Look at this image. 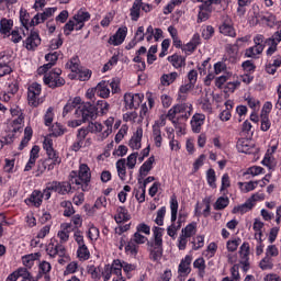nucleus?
I'll use <instances>...</instances> for the list:
<instances>
[{
  "instance_id": "nucleus-4",
  "label": "nucleus",
  "mask_w": 281,
  "mask_h": 281,
  "mask_svg": "<svg viewBox=\"0 0 281 281\" xmlns=\"http://www.w3.org/2000/svg\"><path fill=\"white\" fill-rule=\"evenodd\" d=\"M254 43L255 45L247 48L245 50V57L246 58H260V55L262 54V52H265V36L263 35H256L254 37Z\"/></svg>"
},
{
  "instance_id": "nucleus-18",
  "label": "nucleus",
  "mask_w": 281,
  "mask_h": 281,
  "mask_svg": "<svg viewBox=\"0 0 281 281\" xmlns=\"http://www.w3.org/2000/svg\"><path fill=\"white\" fill-rule=\"evenodd\" d=\"M95 93L99 98L106 100L111 95V89H109V81L102 80L95 86Z\"/></svg>"
},
{
  "instance_id": "nucleus-24",
  "label": "nucleus",
  "mask_w": 281,
  "mask_h": 281,
  "mask_svg": "<svg viewBox=\"0 0 281 281\" xmlns=\"http://www.w3.org/2000/svg\"><path fill=\"white\" fill-rule=\"evenodd\" d=\"M190 265H192V256L187 255L180 262L178 267L179 273H183L184 276H189L190 271Z\"/></svg>"
},
{
  "instance_id": "nucleus-22",
  "label": "nucleus",
  "mask_w": 281,
  "mask_h": 281,
  "mask_svg": "<svg viewBox=\"0 0 281 281\" xmlns=\"http://www.w3.org/2000/svg\"><path fill=\"white\" fill-rule=\"evenodd\" d=\"M142 137H144V130L138 127L130 140V147L133 148V150H139V148H142Z\"/></svg>"
},
{
  "instance_id": "nucleus-45",
  "label": "nucleus",
  "mask_w": 281,
  "mask_h": 281,
  "mask_svg": "<svg viewBox=\"0 0 281 281\" xmlns=\"http://www.w3.org/2000/svg\"><path fill=\"white\" fill-rule=\"evenodd\" d=\"M259 267L262 271H269L273 269V259L266 256L265 259L259 262Z\"/></svg>"
},
{
  "instance_id": "nucleus-28",
  "label": "nucleus",
  "mask_w": 281,
  "mask_h": 281,
  "mask_svg": "<svg viewBox=\"0 0 281 281\" xmlns=\"http://www.w3.org/2000/svg\"><path fill=\"white\" fill-rule=\"evenodd\" d=\"M254 205L255 203H251V200H247L244 204L234 206L233 214H247L254 209Z\"/></svg>"
},
{
  "instance_id": "nucleus-37",
  "label": "nucleus",
  "mask_w": 281,
  "mask_h": 281,
  "mask_svg": "<svg viewBox=\"0 0 281 281\" xmlns=\"http://www.w3.org/2000/svg\"><path fill=\"white\" fill-rule=\"evenodd\" d=\"M14 26V21L2 19L0 21V34H10V30Z\"/></svg>"
},
{
  "instance_id": "nucleus-33",
  "label": "nucleus",
  "mask_w": 281,
  "mask_h": 281,
  "mask_svg": "<svg viewBox=\"0 0 281 281\" xmlns=\"http://www.w3.org/2000/svg\"><path fill=\"white\" fill-rule=\"evenodd\" d=\"M82 99L80 97H76L72 101H68L67 104L64 106L63 116L67 115V113H71L74 109L78 108Z\"/></svg>"
},
{
  "instance_id": "nucleus-5",
  "label": "nucleus",
  "mask_w": 281,
  "mask_h": 281,
  "mask_svg": "<svg viewBox=\"0 0 281 281\" xmlns=\"http://www.w3.org/2000/svg\"><path fill=\"white\" fill-rule=\"evenodd\" d=\"M41 85L40 83H32L31 86H29L27 89V102L30 104V106H33L34 109H36V106H40L41 104H43V99L41 98Z\"/></svg>"
},
{
  "instance_id": "nucleus-14",
  "label": "nucleus",
  "mask_w": 281,
  "mask_h": 281,
  "mask_svg": "<svg viewBox=\"0 0 281 281\" xmlns=\"http://www.w3.org/2000/svg\"><path fill=\"white\" fill-rule=\"evenodd\" d=\"M38 45H41V36L38 35V32L31 31L30 35L24 41V47H26L29 52H34Z\"/></svg>"
},
{
  "instance_id": "nucleus-12",
  "label": "nucleus",
  "mask_w": 281,
  "mask_h": 281,
  "mask_svg": "<svg viewBox=\"0 0 281 281\" xmlns=\"http://www.w3.org/2000/svg\"><path fill=\"white\" fill-rule=\"evenodd\" d=\"M144 101V94L142 93H125L124 94V102H125V109L133 110V109H139V104Z\"/></svg>"
},
{
  "instance_id": "nucleus-44",
  "label": "nucleus",
  "mask_w": 281,
  "mask_h": 281,
  "mask_svg": "<svg viewBox=\"0 0 281 281\" xmlns=\"http://www.w3.org/2000/svg\"><path fill=\"white\" fill-rule=\"evenodd\" d=\"M212 12V9H205L199 7V13H198V23H203V21H207L210 19V13Z\"/></svg>"
},
{
  "instance_id": "nucleus-41",
  "label": "nucleus",
  "mask_w": 281,
  "mask_h": 281,
  "mask_svg": "<svg viewBox=\"0 0 281 281\" xmlns=\"http://www.w3.org/2000/svg\"><path fill=\"white\" fill-rule=\"evenodd\" d=\"M66 67H69L72 74H77L82 69V67H80V59H78V57H72L69 63L66 64Z\"/></svg>"
},
{
  "instance_id": "nucleus-55",
  "label": "nucleus",
  "mask_w": 281,
  "mask_h": 281,
  "mask_svg": "<svg viewBox=\"0 0 281 281\" xmlns=\"http://www.w3.org/2000/svg\"><path fill=\"white\" fill-rule=\"evenodd\" d=\"M78 76V80H80L81 82H87V80H89L91 78V70L89 69H80L77 72Z\"/></svg>"
},
{
  "instance_id": "nucleus-34",
  "label": "nucleus",
  "mask_w": 281,
  "mask_h": 281,
  "mask_svg": "<svg viewBox=\"0 0 281 281\" xmlns=\"http://www.w3.org/2000/svg\"><path fill=\"white\" fill-rule=\"evenodd\" d=\"M169 63L175 67V69H180V67H184L186 57L181 55H172L168 57Z\"/></svg>"
},
{
  "instance_id": "nucleus-19",
  "label": "nucleus",
  "mask_w": 281,
  "mask_h": 281,
  "mask_svg": "<svg viewBox=\"0 0 281 281\" xmlns=\"http://www.w3.org/2000/svg\"><path fill=\"white\" fill-rule=\"evenodd\" d=\"M38 153H41V147L34 145L30 151V159L24 168V172H30L34 166H36V159H38Z\"/></svg>"
},
{
  "instance_id": "nucleus-11",
  "label": "nucleus",
  "mask_w": 281,
  "mask_h": 281,
  "mask_svg": "<svg viewBox=\"0 0 281 281\" xmlns=\"http://www.w3.org/2000/svg\"><path fill=\"white\" fill-rule=\"evenodd\" d=\"M220 33L224 36H231V38H236V29H234V22L228 15L222 16V24L220 25Z\"/></svg>"
},
{
  "instance_id": "nucleus-1",
  "label": "nucleus",
  "mask_w": 281,
  "mask_h": 281,
  "mask_svg": "<svg viewBox=\"0 0 281 281\" xmlns=\"http://www.w3.org/2000/svg\"><path fill=\"white\" fill-rule=\"evenodd\" d=\"M69 181L72 186H76L77 190L87 192L91 182V169L87 164H81L78 171L70 172Z\"/></svg>"
},
{
  "instance_id": "nucleus-46",
  "label": "nucleus",
  "mask_w": 281,
  "mask_h": 281,
  "mask_svg": "<svg viewBox=\"0 0 281 281\" xmlns=\"http://www.w3.org/2000/svg\"><path fill=\"white\" fill-rule=\"evenodd\" d=\"M227 205H229V198L220 196L214 204V210H225Z\"/></svg>"
},
{
  "instance_id": "nucleus-10",
  "label": "nucleus",
  "mask_w": 281,
  "mask_h": 281,
  "mask_svg": "<svg viewBox=\"0 0 281 281\" xmlns=\"http://www.w3.org/2000/svg\"><path fill=\"white\" fill-rule=\"evenodd\" d=\"M43 148L46 151V155L49 161H52L55 166H60V162L63 161L60 159V156H58V153L54 150V140L50 137H45L43 142Z\"/></svg>"
},
{
  "instance_id": "nucleus-51",
  "label": "nucleus",
  "mask_w": 281,
  "mask_h": 281,
  "mask_svg": "<svg viewBox=\"0 0 281 281\" xmlns=\"http://www.w3.org/2000/svg\"><path fill=\"white\" fill-rule=\"evenodd\" d=\"M67 130L63 127V125L60 123H55L53 126H52V135L54 137H60V135H65V132Z\"/></svg>"
},
{
  "instance_id": "nucleus-62",
  "label": "nucleus",
  "mask_w": 281,
  "mask_h": 281,
  "mask_svg": "<svg viewBox=\"0 0 281 281\" xmlns=\"http://www.w3.org/2000/svg\"><path fill=\"white\" fill-rule=\"evenodd\" d=\"M164 216H166V206H162L160 210L157 211V216L155 220L156 225H164Z\"/></svg>"
},
{
  "instance_id": "nucleus-9",
  "label": "nucleus",
  "mask_w": 281,
  "mask_h": 281,
  "mask_svg": "<svg viewBox=\"0 0 281 281\" xmlns=\"http://www.w3.org/2000/svg\"><path fill=\"white\" fill-rule=\"evenodd\" d=\"M116 276L122 281H126L124 277H122V266L120 265V259H115L112 265H106L104 270L102 271V277L104 281L111 280V276Z\"/></svg>"
},
{
  "instance_id": "nucleus-27",
  "label": "nucleus",
  "mask_w": 281,
  "mask_h": 281,
  "mask_svg": "<svg viewBox=\"0 0 281 281\" xmlns=\"http://www.w3.org/2000/svg\"><path fill=\"white\" fill-rule=\"evenodd\" d=\"M225 106L226 109L220 113V120L222 122H229V120H232V109H234V101H226Z\"/></svg>"
},
{
  "instance_id": "nucleus-35",
  "label": "nucleus",
  "mask_w": 281,
  "mask_h": 281,
  "mask_svg": "<svg viewBox=\"0 0 281 281\" xmlns=\"http://www.w3.org/2000/svg\"><path fill=\"white\" fill-rule=\"evenodd\" d=\"M170 210H171V223H177V214L179 212V201H177L176 195H172L170 199Z\"/></svg>"
},
{
  "instance_id": "nucleus-20",
  "label": "nucleus",
  "mask_w": 281,
  "mask_h": 281,
  "mask_svg": "<svg viewBox=\"0 0 281 281\" xmlns=\"http://www.w3.org/2000/svg\"><path fill=\"white\" fill-rule=\"evenodd\" d=\"M238 153H245L246 155H251L254 153V144L247 138H240L237 140Z\"/></svg>"
},
{
  "instance_id": "nucleus-61",
  "label": "nucleus",
  "mask_w": 281,
  "mask_h": 281,
  "mask_svg": "<svg viewBox=\"0 0 281 281\" xmlns=\"http://www.w3.org/2000/svg\"><path fill=\"white\" fill-rule=\"evenodd\" d=\"M63 47V37L59 34L58 37L53 38L49 44V49L55 50Z\"/></svg>"
},
{
  "instance_id": "nucleus-30",
  "label": "nucleus",
  "mask_w": 281,
  "mask_h": 281,
  "mask_svg": "<svg viewBox=\"0 0 281 281\" xmlns=\"http://www.w3.org/2000/svg\"><path fill=\"white\" fill-rule=\"evenodd\" d=\"M179 78L178 72H170V74H165L160 77V82L162 87H170L175 80Z\"/></svg>"
},
{
  "instance_id": "nucleus-21",
  "label": "nucleus",
  "mask_w": 281,
  "mask_h": 281,
  "mask_svg": "<svg viewBox=\"0 0 281 281\" xmlns=\"http://www.w3.org/2000/svg\"><path fill=\"white\" fill-rule=\"evenodd\" d=\"M203 124H205V115L195 113L191 119V127L193 133H201Z\"/></svg>"
},
{
  "instance_id": "nucleus-64",
  "label": "nucleus",
  "mask_w": 281,
  "mask_h": 281,
  "mask_svg": "<svg viewBox=\"0 0 281 281\" xmlns=\"http://www.w3.org/2000/svg\"><path fill=\"white\" fill-rule=\"evenodd\" d=\"M180 229V226L177 225L176 223H172L168 228H167V234L170 236V238H177V232Z\"/></svg>"
},
{
  "instance_id": "nucleus-50",
  "label": "nucleus",
  "mask_w": 281,
  "mask_h": 281,
  "mask_svg": "<svg viewBox=\"0 0 281 281\" xmlns=\"http://www.w3.org/2000/svg\"><path fill=\"white\" fill-rule=\"evenodd\" d=\"M21 32L23 34H25V31H23V29H19V27H15L11 32V41H12V43H21V41H23V36H21Z\"/></svg>"
},
{
  "instance_id": "nucleus-54",
  "label": "nucleus",
  "mask_w": 281,
  "mask_h": 281,
  "mask_svg": "<svg viewBox=\"0 0 281 281\" xmlns=\"http://www.w3.org/2000/svg\"><path fill=\"white\" fill-rule=\"evenodd\" d=\"M55 256H59V258H65L67 256V249L63 244L58 243V240L55 239Z\"/></svg>"
},
{
  "instance_id": "nucleus-48",
  "label": "nucleus",
  "mask_w": 281,
  "mask_h": 281,
  "mask_svg": "<svg viewBox=\"0 0 281 281\" xmlns=\"http://www.w3.org/2000/svg\"><path fill=\"white\" fill-rule=\"evenodd\" d=\"M109 109H111L109 102L104 100H99L97 102V110L101 113V115H106V113H109Z\"/></svg>"
},
{
  "instance_id": "nucleus-36",
  "label": "nucleus",
  "mask_w": 281,
  "mask_h": 281,
  "mask_svg": "<svg viewBox=\"0 0 281 281\" xmlns=\"http://www.w3.org/2000/svg\"><path fill=\"white\" fill-rule=\"evenodd\" d=\"M154 232V245L155 247H162L164 239H161V236H164V228L155 226L153 228Z\"/></svg>"
},
{
  "instance_id": "nucleus-13",
  "label": "nucleus",
  "mask_w": 281,
  "mask_h": 281,
  "mask_svg": "<svg viewBox=\"0 0 281 281\" xmlns=\"http://www.w3.org/2000/svg\"><path fill=\"white\" fill-rule=\"evenodd\" d=\"M126 34H128V27H120L116 33L109 38L108 43L117 47V45H122V43H124Z\"/></svg>"
},
{
  "instance_id": "nucleus-17",
  "label": "nucleus",
  "mask_w": 281,
  "mask_h": 281,
  "mask_svg": "<svg viewBox=\"0 0 281 281\" xmlns=\"http://www.w3.org/2000/svg\"><path fill=\"white\" fill-rule=\"evenodd\" d=\"M26 205H33L34 207H41L43 205V192L34 190L30 198L24 200Z\"/></svg>"
},
{
  "instance_id": "nucleus-15",
  "label": "nucleus",
  "mask_w": 281,
  "mask_h": 281,
  "mask_svg": "<svg viewBox=\"0 0 281 281\" xmlns=\"http://www.w3.org/2000/svg\"><path fill=\"white\" fill-rule=\"evenodd\" d=\"M240 265L244 271H249V243H244L239 248Z\"/></svg>"
},
{
  "instance_id": "nucleus-6",
  "label": "nucleus",
  "mask_w": 281,
  "mask_h": 281,
  "mask_svg": "<svg viewBox=\"0 0 281 281\" xmlns=\"http://www.w3.org/2000/svg\"><path fill=\"white\" fill-rule=\"evenodd\" d=\"M60 74H63V70H60V68H55L48 75L44 76V83L50 89L63 87L65 85V80L60 77Z\"/></svg>"
},
{
  "instance_id": "nucleus-16",
  "label": "nucleus",
  "mask_w": 281,
  "mask_h": 281,
  "mask_svg": "<svg viewBox=\"0 0 281 281\" xmlns=\"http://www.w3.org/2000/svg\"><path fill=\"white\" fill-rule=\"evenodd\" d=\"M153 164H155V156L149 157L139 168V176L137 178L138 183H142L144 177H148V172L153 170Z\"/></svg>"
},
{
  "instance_id": "nucleus-56",
  "label": "nucleus",
  "mask_w": 281,
  "mask_h": 281,
  "mask_svg": "<svg viewBox=\"0 0 281 281\" xmlns=\"http://www.w3.org/2000/svg\"><path fill=\"white\" fill-rule=\"evenodd\" d=\"M52 122H54V108H48L44 115V124L45 126H52Z\"/></svg>"
},
{
  "instance_id": "nucleus-57",
  "label": "nucleus",
  "mask_w": 281,
  "mask_h": 281,
  "mask_svg": "<svg viewBox=\"0 0 281 281\" xmlns=\"http://www.w3.org/2000/svg\"><path fill=\"white\" fill-rule=\"evenodd\" d=\"M20 21L24 29L30 30V13H26L25 11H20Z\"/></svg>"
},
{
  "instance_id": "nucleus-25",
  "label": "nucleus",
  "mask_w": 281,
  "mask_h": 281,
  "mask_svg": "<svg viewBox=\"0 0 281 281\" xmlns=\"http://www.w3.org/2000/svg\"><path fill=\"white\" fill-rule=\"evenodd\" d=\"M143 1L144 0H135L133 2L132 8L130 9V16H131L132 21H139Z\"/></svg>"
},
{
  "instance_id": "nucleus-8",
  "label": "nucleus",
  "mask_w": 281,
  "mask_h": 281,
  "mask_svg": "<svg viewBox=\"0 0 281 281\" xmlns=\"http://www.w3.org/2000/svg\"><path fill=\"white\" fill-rule=\"evenodd\" d=\"M75 115L77 117H82L83 122H89V120L95 117V105L91 102L81 103L77 108Z\"/></svg>"
},
{
  "instance_id": "nucleus-40",
  "label": "nucleus",
  "mask_w": 281,
  "mask_h": 281,
  "mask_svg": "<svg viewBox=\"0 0 281 281\" xmlns=\"http://www.w3.org/2000/svg\"><path fill=\"white\" fill-rule=\"evenodd\" d=\"M161 256H164V248H161V246H155L154 249L150 250L149 258L154 260V262H159Z\"/></svg>"
},
{
  "instance_id": "nucleus-59",
  "label": "nucleus",
  "mask_w": 281,
  "mask_h": 281,
  "mask_svg": "<svg viewBox=\"0 0 281 281\" xmlns=\"http://www.w3.org/2000/svg\"><path fill=\"white\" fill-rule=\"evenodd\" d=\"M103 130L104 126L102 125V123L91 122L88 125V131H90V133H102Z\"/></svg>"
},
{
  "instance_id": "nucleus-26",
  "label": "nucleus",
  "mask_w": 281,
  "mask_h": 281,
  "mask_svg": "<svg viewBox=\"0 0 281 281\" xmlns=\"http://www.w3.org/2000/svg\"><path fill=\"white\" fill-rule=\"evenodd\" d=\"M114 220L116 223H126V221H131V214H128V210H126V207L120 206L116 210Z\"/></svg>"
},
{
  "instance_id": "nucleus-2",
  "label": "nucleus",
  "mask_w": 281,
  "mask_h": 281,
  "mask_svg": "<svg viewBox=\"0 0 281 281\" xmlns=\"http://www.w3.org/2000/svg\"><path fill=\"white\" fill-rule=\"evenodd\" d=\"M91 19V14L86 11H78L77 14L69 20L64 26V34L69 36L74 32V30H82L85 27V23Z\"/></svg>"
},
{
  "instance_id": "nucleus-38",
  "label": "nucleus",
  "mask_w": 281,
  "mask_h": 281,
  "mask_svg": "<svg viewBox=\"0 0 281 281\" xmlns=\"http://www.w3.org/2000/svg\"><path fill=\"white\" fill-rule=\"evenodd\" d=\"M33 131L32 127L26 126L24 130V137L20 143L19 150H23L27 144H30V139H32Z\"/></svg>"
},
{
  "instance_id": "nucleus-58",
  "label": "nucleus",
  "mask_w": 281,
  "mask_h": 281,
  "mask_svg": "<svg viewBox=\"0 0 281 281\" xmlns=\"http://www.w3.org/2000/svg\"><path fill=\"white\" fill-rule=\"evenodd\" d=\"M137 153H133L127 157V162L125 161V166H127L130 170H133V168L137 166Z\"/></svg>"
},
{
  "instance_id": "nucleus-42",
  "label": "nucleus",
  "mask_w": 281,
  "mask_h": 281,
  "mask_svg": "<svg viewBox=\"0 0 281 281\" xmlns=\"http://www.w3.org/2000/svg\"><path fill=\"white\" fill-rule=\"evenodd\" d=\"M194 269H199V276L200 278H203L205 276V259L203 258H198L193 262Z\"/></svg>"
},
{
  "instance_id": "nucleus-23",
  "label": "nucleus",
  "mask_w": 281,
  "mask_h": 281,
  "mask_svg": "<svg viewBox=\"0 0 281 281\" xmlns=\"http://www.w3.org/2000/svg\"><path fill=\"white\" fill-rule=\"evenodd\" d=\"M54 168H56V165L52 164V160L45 158V159H41L37 162V173L36 177H41V175H43V172H45V170H54Z\"/></svg>"
},
{
  "instance_id": "nucleus-43",
  "label": "nucleus",
  "mask_w": 281,
  "mask_h": 281,
  "mask_svg": "<svg viewBox=\"0 0 281 281\" xmlns=\"http://www.w3.org/2000/svg\"><path fill=\"white\" fill-rule=\"evenodd\" d=\"M196 2L202 3L199 8L212 10V5H221L222 0H196Z\"/></svg>"
},
{
  "instance_id": "nucleus-31",
  "label": "nucleus",
  "mask_w": 281,
  "mask_h": 281,
  "mask_svg": "<svg viewBox=\"0 0 281 281\" xmlns=\"http://www.w3.org/2000/svg\"><path fill=\"white\" fill-rule=\"evenodd\" d=\"M71 186H74V184L71 183L70 180H69V182H67V181L58 182L57 181V194H61L63 196H65V194H69L71 192Z\"/></svg>"
},
{
  "instance_id": "nucleus-3",
  "label": "nucleus",
  "mask_w": 281,
  "mask_h": 281,
  "mask_svg": "<svg viewBox=\"0 0 281 281\" xmlns=\"http://www.w3.org/2000/svg\"><path fill=\"white\" fill-rule=\"evenodd\" d=\"M178 115V117H177ZM192 115V103H180L173 105L167 113V119L172 120H184L187 122Z\"/></svg>"
},
{
  "instance_id": "nucleus-49",
  "label": "nucleus",
  "mask_w": 281,
  "mask_h": 281,
  "mask_svg": "<svg viewBox=\"0 0 281 281\" xmlns=\"http://www.w3.org/2000/svg\"><path fill=\"white\" fill-rule=\"evenodd\" d=\"M262 166H266V168H269V170H276V159L271 157V155L267 154L261 161Z\"/></svg>"
},
{
  "instance_id": "nucleus-39",
  "label": "nucleus",
  "mask_w": 281,
  "mask_h": 281,
  "mask_svg": "<svg viewBox=\"0 0 281 281\" xmlns=\"http://www.w3.org/2000/svg\"><path fill=\"white\" fill-rule=\"evenodd\" d=\"M77 258H79V260H82V261L89 260V258H91V252L89 251V248L87 247V245L78 247Z\"/></svg>"
},
{
  "instance_id": "nucleus-29",
  "label": "nucleus",
  "mask_w": 281,
  "mask_h": 281,
  "mask_svg": "<svg viewBox=\"0 0 281 281\" xmlns=\"http://www.w3.org/2000/svg\"><path fill=\"white\" fill-rule=\"evenodd\" d=\"M119 179L126 181V159L122 158L116 161Z\"/></svg>"
},
{
  "instance_id": "nucleus-63",
  "label": "nucleus",
  "mask_w": 281,
  "mask_h": 281,
  "mask_svg": "<svg viewBox=\"0 0 281 281\" xmlns=\"http://www.w3.org/2000/svg\"><path fill=\"white\" fill-rule=\"evenodd\" d=\"M238 245H240V238L228 240L226 244V248L228 251H236L238 249Z\"/></svg>"
},
{
  "instance_id": "nucleus-60",
  "label": "nucleus",
  "mask_w": 281,
  "mask_h": 281,
  "mask_svg": "<svg viewBox=\"0 0 281 281\" xmlns=\"http://www.w3.org/2000/svg\"><path fill=\"white\" fill-rule=\"evenodd\" d=\"M241 68L246 74H254V71H256V64L251 60H246L241 64Z\"/></svg>"
},
{
  "instance_id": "nucleus-7",
  "label": "nucleus",
  "mask_w": 281,
  "mask_h": 281,
  "mask_svg": "<svg viewBox=\"0 0 281 281\" xmlns=\"http://www.w3.org/2000/svg\"><path fill=\"white\" fill-rule=\"evenodd\" d=\"M145 243H148V237L136 231L125 246V251H128L132 256H137V251L139 249L138 245H145Z\"/></svg>"
},
{
  "instance_id": "nucleus-47",
  "label": "nucleus",
  "mask_w": 281,
  "mask_h": 281,
  "mask_svg": "<svg viewBox=\"0 0 281 281\" xmlns=\"http://www.w3.org/2000/svg\"><path fill=\"white\" fill-rule=\"evenodd\" d=\"M61 207H64V216H74L76 211L74 210V204L69 201H64L60 203Z\"/></svg>"
},
{
  "instance_id": "nucleus-32",
  "label": "nucleus",
  "mask_w": 281,
  "mask_h": 281,
  "mask_svg": "<svg viewBox=\"0 0 281 281\" xmlns=\"http://www.w3.org/2000/svg\"><path fill=\"white\" fill-rule=\"evenodd\" d=\"M180 235L187 238H192V236H196V222L188 224L184 228H182Z\"/></svg>"
},
{
  "instance_id": "nucleus-53",
  "label": "nucleus",
  "mask_w": 281,
  "mask_h": 281,
  "mask_svg": "<svg viewBox=\"0 0 281 281\" xmlns=\"http://www.w3.org/2000/svg\"><path fill=\"white\" fill-rule=\"evenodd\" d=\"M207 183L211 188H216V171L209 169L206 172Z\"/></svg>"
},
{
  "instance_id": "nucleus-52",
  "label": "nucleus",
  "mask_w": 281,
  "mask_h": 281,
  "mask_svg": "<svg viewBox=\"0 0 281 281\" xmlns=\"http://www.w3.org/2000/svg\"><path fill=\"white\" fill-rule=\"evenodd\" d=\"M265 227V223H262L260 220H255L252 229L257 232L255 234L256 238H262V228Z\"/></svg>"
}]
</instances>
